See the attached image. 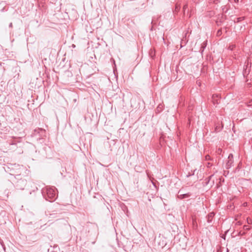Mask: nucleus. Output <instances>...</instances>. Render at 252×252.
<instances>
[{"instance_id": "1a4fd4ad", "label": "nucleus", "mask_w": 252, "mask_h": 252, "mask_svg": "<svg viewBox=\"0 0 252 252\" xmlns=\"http://www.w3.org/2000/svg\"><path fill=\"white\" fill-rule=\"evenodd\" d=\"M205 160L207 161L213 160V158L209 155H207L205 157Z\"/></svg>"}, {"instance_id": "423d86ee", "label": "nucleus", "mask_w": 252, "mask_h": 252, "mask_svg": "<svg viewBox=\"0 0 252 252\" xmlns=\"http://www.w3.org/2000/svg\"><path fill=\"white\" fill-rule=\"evenodd\" d=\"M182 191L180 190L178 192V198L180 199H183L185 198H189L191 195V193L188 192L187 193H181Z\"/></svg>"}, {"instance_id": "9b49d317", "label": "nucleus", "mask_w": 252, "mask_h": 252, "mask_svg": "<svg viewBox=\"0 0 252 252\" xmlns=\"http://www.w3.org/2000/svg\"><path fill=\"white\" fill-rule=\"evenodd\" d=\"M222 34L221 29H219L217 32V36H220Z\"/></svg>"}, {"instance_id": "6e6552de", "label": "nucleus", "mask_w": 252, "mask_h": 252, "mask_svg": "<svg viewBox=\"0 0 252 252\" xmlns=\"http://www.w3.org/2000/svg\"><path fill=\"white\" fill-rule=\"evenodd\" d=\"M207 41H204L202 44H201V48H200V52L201 53H202L204 50V49L206 48V46H207Z\"/></svg>"}, {"instance_id": "9d476101", "label": "nucleus", "mask_w": 252, "mask_h": 252, "mask_svg": "<svg viewBox=\"0 0 252 252\" xmlns=\"http://www.w3.org/2000/svg\"><path fill=\"white\" fill-rule=\"evenodd\" d=\"M217 171H216L214 173V174H212V175H210V176H209V177L207 179L208 180V181H207V183H206V184H207V185L209 183V181H210V180L211 179V178H212V177L214 176V175L216 173H217Z\"/></svg>"}, {"instance_id": "f8f14e48", "label": "nucleus", "mask_w": 252, "mask_h": 252, "mask_svg": "<svg viewBox=\"0 0 252 252\" xmlns=\"http://www.w3.org/2000/svg\"><path fill=\"white\" fill-rule=\"evenodd\" d=\"M221 130V128H220V127L218 126H216L215 127V131L217 132L219 131H220Z\"/></svg>"}, {"instance_id": "4be33fe9", "label": "nucleus", "mask_w": 252, "mask_h": 252, "mask_svg": "<svg viewBox=\"0 0 252 252\" xmlns=\"http://www.w3.org/2000/svg\"><path fill=\"white\" fill-rule=\"evenodd\" d=\"M246 204H247V203H244V205H246Z\"/></svg>"}, {"instance_id": "f03ea898", "label": "nucleus", "mask_w": 252, "mask_h": 252, "mask_svg": "<svg viewBox=\"0 0 252 252\" xmlns=\"http://www.w3.org/2000/svg\"><path fill=\"white\" fill-rule=\"evenodd\" d=\"M2 168L5 171V172L8 173L10 175L16 176H19L23 175L26 173L27 170L25 167L23 165H14L10 168L7 166L4 165Z\"/></svg>"}, {"instance_id": "39448f33", "label": "nucleus", "mask_w": 252, "mask_h": 252, "mask_svg": "<svg viewBox=\"0 0 252 252\" xmlns=\"http://www.w3.org/2000/svg\"><path fill=\"white\" fill-rule=\"evenodd\" d=\"M233 163V156L232 154H230L228 157V160L226 163V168L227 169L230 168Z\"/></svg>"}, {"instance_id": "2eb2a0df", "label": "nucleus", "mask_w": 252, "mask_h": 252, "mask_svg": "<svg viewBox=\"0 0 252 252\" xmlns=\"http://www.w3.org/2000/svg\"><path fill=\"white\" fill-rule=\"evenodd\" d=\"M188 5L187 4H185L183 6V10H184V12H185V10L188 8Z\"/></svg>"}, {"instance_id": "b1692460", "label": "nucleus", "mask_w": 252, "mask_h": 252, "mask_svg": "<svg viewBox=\"0 0 252 252\" xmlns=\"http://www.w3.org/2000/svg\"><path fill=\"white\" fill-rule=\"evenodd\" d=\"M217 252H220V251L218 250V251H217Z\"/></svg>"}, {"instance_id": "ddd939ff", "label": "nucleus", "mask_w": 252, "mask_h": 252, "mask_svg": "<svg viewBox=\"0 0 252 252\" xmlns=\"http://www.w3.org/2000/svg\"><path fill=\"white\" fill-rule=\"evenodd\" d=\"M206 165L207 168H210V167H211L213 165V163H212L211 162H208L206 163Z\"/></svg>"}, {"instance_id": "f3484780", "label": "nucleus", "mask_w": 252, "mask_h": 252, "mask_svg": "<svg viewBox=\"0 0 252 252\" xmlns=\"http://www.w3.org/2000/svg\"><path fill=\"white\" fill-rule=\"evenodd\" d=\"M242 223L241 221H238L236 222V225H242Z\"/></svg>"}, {"instance_id": "aec40b11", "label": "nucleus", "mask_w": 252, "mask_h": 252, "mask_svg": "<svg viewBox=\"0 0 252 252\" xmlns=\"http://www.w3.org/2000/svg\"><path fill=\"white\" fill-rule=\"evenodd\" d=\"M12 26V24L11 23L10 24H9V27H11Z\"/></svg>"}, {"instance_id": "dca6fc26", "label": "nucleus", "mask_w": 252, "mask_h": 252, "mask_svg": "<svg viewBox=\"0 0 252 252\" xmlns=\"http://www.w3.org/2000/svg\"><path fill=\"white\" fill-rule=\"evenodd\" d=\"M180 8V5H176V6H175V10L176 11H178L179 10Z\"/></svg>"}, {"instance_id": "a211bd4d", "label": "nucleus", "mask_w": 252, "mask_h": 252, "mask_svg": "<svg viewBox=\"0 0 252 252\" xmlns=\"http://www.w3.org/2000/svg\"><path fill=\"white\" fill-rule=\"evenodd\" d=\"M0 245L3 247V249L4 251H5V247L4 246V245L2 244V242H1V241Z\"/></svg>"}, {"instance_id": "0eeeda50", "label": "nucleus", "mask_w": 252, "mask_h": 252, "mask_svg": "<svg viewBox=\"0 0 252 252\" xmlns=\"http://www.w3.org/2000/svg\"><path fill=\"white\" fill-rule=\"evenodd\" d=\"M214 215H215V214L214 212H211V213H210L207 217V222L208 223H211L212 222V220H213V219L214 217Z\"/></svg>"}, {"instance_id": "7ed1b4c3", "label": "nucleus", "mask_w": 252, "mask_h": 252, "mask_svg": "<svg viewBox=\"0 0 252 252\" xmlns=\"http://www.w3.org/2000/svg\"><path fill=\"white\" fill-rule=\"evenodd\" d=\"M57 191L55 188L46 187L42 189L43 195L47 200L50 202L54 201L57 198Z\"/></svg>"}, {"instance_id": "20e7f679", "label": "nucleus", "mask_w": 252, "mask_h": 252, "mask_svg": "<svg viewBox=\"0 0 252 252\" xmlns=\"http://www.w3.org/2000/svg\"><path fill=\"white\" fill-rule=\"evenodd\" d=\"M27 184V181L25 179H20L16 183V186L18 189H24Z\"/></svg>"}, {"instance_id": "4468645a", "label": "nucleus", "mask_w": 252, "mask_h": 252, "mask_svg": "<svg viewBox=\"0 0 252 252\" xmlns=\"http://www.w3.org/2000/svg\"><path fill=\"white\" fill-rule=\"evenodd\" d=\"M222 10L223 12H226L227 11V9L225 7V6L222 7Z\"/></svg>"}, {"instance_id": "f257e3e1", "label": "nucleus", "mask_w": 252, "mask_h": 252, "mask_svg": "<svg viewBox=\"0 0 252 252\" xmlns=\"http://www.w3.org/2000/svg\"><path fill=\"white\" fill-rule=\"evenodd\" d=\"M5 133L1 132V138H4V139H7L5 142L3 146L7 147L9 150H14L17 148V144L21 142V138L20 137H13L10 135H5Z\"/></svg>"}, {"instance_id": "412c9836", "label": "nucleus", "mask_w": 252, "mask_h": 252, "mask_svg": "<svg viewBox=\"0 0 252 252\" xmlns=\"http://www.w3.org/2000/svg\"><path fill=\"white\" fill-rule=\"evenodd\" d=\"M235 2H238L239 0H234Z\"/></svg>"}, {"instance_id": "5701e85b", "label": "nucleus", "mask_w": 252, "mask_h": 252, "mask_svg": "<svg viewBox=\"0 0 252 252\" xmlns=\"http://www.w3.org/2000/svg\"><path fill=\"white\" fill-rule=\"evenodd\" d=\"M227 252H228V249H227Z\"/></svg>"}, {"instance_id": "6ab92c4d", "label": "nucleus", "mask_w": 252, "mask_h": 252, "mask_svg": "<svg viewBox=\"0 0 252 252\" xmlns=\"http://www.w3.org/2000/svg\"><path fill=\"white\" fill-rule=\"evenodd\" d=\"M6 128V131H9L10 128V127H5Z\"/></svg>"}]
</instances>
